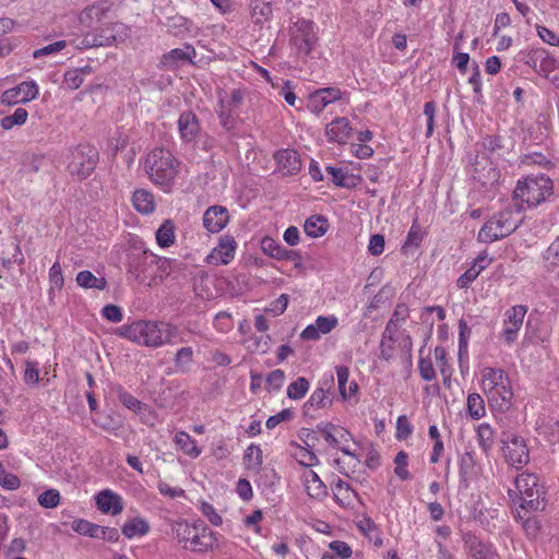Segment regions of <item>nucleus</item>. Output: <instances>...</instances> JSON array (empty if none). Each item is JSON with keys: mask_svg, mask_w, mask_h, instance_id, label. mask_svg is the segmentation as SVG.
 I'll return each mask as SVG.
<instances>
[{"mask_svg": "<svg viewBox=\"0 0 559 559\" xmlns=\"http://www.w3.org/2000/svg\"><path fill=\"white\" fill-rule=\"evenodd\" d=\"M491 263L486 252L480 253L475 258L471 266L457 278L456 286L461 289H466L477 278L481 271H484Z\"/></svg>", "mask_w": 559, "mask_h": 559, "instance_id": "obj_22", "label": "nucleus"}, {"mask_svg": "<svg viewBox=\"0 0 559 559\" xmlns=\"http://www.w3.org/2000/svg\"><path fill=\"white\" fill-rule=\"evenodd\" d=\"M543 47L532 46L528 49L519 52V60L538 72L539 62L543 61Z\"/></svg>", "mask_w": 559, "mask_h": 559, "instance_id": "obj_44", "label": "nucleus"}, {"mask_svg": "<svg viewBox=\"0 0 559 559\" xmlns=\"http://www.w3.org/2000/svg\"><path fill=\"white\" fill-rule=\"evenodd\" d=\"M523 219L516 215L515 207L508 205L504 210L492 215L479 229L478 240L485 243H492L514 233Z\"/></svg>", "mask_w": 559, "mask_h": 559, "instance_id": "obj_7", "label": "nucleus"}, {"mask_svg": "<svg viewBox=\"0 0 559 559\" xmlns=\"http://www.w3.org/2000/svg\"><path fill=\"white\" fill-rule=\"evenodd\" d=\"M108 10L109 3L107 0L98 1L86 7L78 16V20L82 26L81 29L92 31L95 28Z\"/></svg>", "mask_w": 559, "mask_h": 559, "instance_id": "obj_18", "label": "nucleus"}, {"mask_svg": "<svg viewBox=\"0 0 559 559\" xmlns=\"http://www.w3.org/2000/svg\"><path fill=\"white\" fill-rule=\"evenodd\" d=\"M467 413L473 419H480L486 414L484 399L478 393H471L466 401Z\"/></svg>", "mask_w": 559, "mask_h": 559, "instance_id": "obj_42", "label": "nucleus"}, {"mask_svg": "<svg viewBox=\"0 0 559 559\" xmlns=\"http://www.w3.org/2000/svg\"><path fill=\"white\" fill-rule=\"evenodd\" d=\"M243 463L247 469L254 473L260 472L261 466L263 464L262 450L260 445L252 443L246 449L243 455Z\"/></svg>", "mask_w": 559, "mask_h": 559, "instance_id": "obj_37", "label": "nucleus"}, {"mask_svg": "<svg viewBox=\"0 0 559 559\" xmlns=\"http://www.w3.org/2000/svg\"><path fill=\"white\" fill-rule=\"evenodd\" d=\"M115 392H116L119 401L126 408H128L136 414H140L147 408L146 404H144L143 402L138 400L135 396H133L131 393L126 391L121 385H117L115 388Z\"/></svg>", "mask_w": 559, "mask_h": 559, "instance_id": "obj_38", "label": "nucleus"}, {"mask_svg": "<svg viewBox=\"0 0 559 559\" xmlns=\"http://www.w3.org/2000/svg\"><path fill=\"white\" fill-rule=\"evenodd\" d=\"M193 362V349L190 346L179 348L174 357L176 371L179 373H188Z\"/></svg>", "mask_w": 559, "mask_h": 559, "instance_id": "obj_40", "label": "nucleus"}, {"mask_svg": "<svg viewBox=\"0 0 559 559\" xmlns=\"http://www.w3.org/2000/svg\"><path fill=\"white\" fill-rule=\"evenodd\" d=\"M38 503L46 509H53L60 503V492L57 489H47L37 498Z\"/></svg>", "mask_w": 559, "mask_h": 559, "instance_id": "obj_57", "label": "nucleus"}, {"mask_svg": "<svg viewBox=\"0 0 559 559\" xmlns=\"http://www.w3.org/2000/svg\"><path fill=\"white\" fill-rule=\"evenodd\" d=\"M284 380H285V372L283 370L275 369V370L271 371L265 379L266 390L269 392L280 391L284 384Z\"/></svg>", "mask_w": 559, "mask_h": 559, "instance_id": "obj_58", "label": "nucleus"}, {"mask_svg": "<svg viewBox=\"0 0 559 559\" xmlns=\"http://www.w3.org/2000/svg\"><path fill=\"white\" fill-rule=\"evenodd\" d=\"M199 510L210 521L211 524L215 526H221L223 524L222 516L217 513L211 503L205 501L201 502Z\"/></svg>", "mask_w": 559, "mask_h": 559, "instance_id": "obj_63", "label": "nucleus"}, {"mask_svg": "<svg viewBox=\"0 0 559 559\" xmlns=\"http://www.w3.org/2000/svg\"><path fill=\"white\" fill-rule=\"evenodd\" d=\"M428 436L433 441L432 452L430 454L429 462L431 464H437L440 461L441 454L444 451V444L437 425L433 424L429 426Z\"/></svg>", "mask_w": 559, "mask_h": 559, "instance_id": "obj_45", "label": "nucleus"}, {"mask_svg": "<svg viewBox=\"0 0 559 559\" xmlns=\"http://www.w3.org/2000/svg\"><path fill=\"white\" fill-rule=\"evenodd\" d=\"M98 160L99 153L95 146L81 144L71 152L68 170L72 177L84 180L93 174Z\"/></svg>", "mask_w": 559, "mask_h": 559, "instance_id": "obj_8", "label": "nucleus"}, {"mask_svg": "<svg viewBox=\"0 0 559 559\" xmlns=\"http://www.w3.org/2000/svg\"><path fill=\"white\" fill-rule=\"evenodd\" d=\"M304 484L307 495L314 499H323L328 495L326 486L319 475L309 469L304 474Z\"/></svg>", "mask_w": 559, "mask_h": 559, "instance_id": "obj_28", "label": "nucleus"}, {"mask_svg": "<svg viewBox=\"0 0 559 559\" xmlns=\"http://www.w3.org/2000/svg\"><path fill=\"white\" fill-rule=\"evenodd\" d=\"M477 440L480 449L488 453L493 447V429L487 424H480L477 429Z\"/></svg>", "mask_w": 559, "mask_h": 559, "instance_id": "obj_46", "label": "nucleus"}, {"mask_svg": "<svg viewBox=\"0 0 559 559\" xmlns=\"http://www.w3.org/2000/svg\"><path fill=\"white\" fill-rule=\"evenodd\" d=\"M73 36L70 44L76 49H88L93 47L110 46L114 35L109 31V25L95 27L92 31H79V33H71Z\"/></svg>", "mask_w": 559, "mask_h": 559, "instance_id": "obj_12", "label": "nucleus"}, {"mask_svg": "<svg viewBox=\"0 0 559 559\" xmlns=\"http://www.w3.org/2000/svg\"><path fill=\"white\" fill-rule=\"evenodd\" d=\"M38 85L35 81L22 82L15 87L4 91L1 95V103L4 105H15L19 103H27L38 96Z\"/></svg>", "mask_w": 559, "mask_h": 559, "instance_id": "obj_14", "label": "nucleus"}, {"mask_svg": "<svg viewBox=\"0 0 559 559\" xmlns=\"http://www.w3.org/2000/svg\"><path fill=\"white\" fill-rule=\"evenodd\" d=\"M337 324L338 319L333 314L319 316L314 321V325L317 326L321 335L330 333L337 326Z\"/></svg>", "mask_w": 559, "mask_h": 559, "instance_id": "obj_60", "label": "nucleus"}, {"mask_svg": "<svg viewBox=\"0 0 559 559\" xmlns=\"http://www.w3.org/2000/svg\"><path fill=\"white\" fill-rule=\"evenodd\" d=\"M278 166L286 171V174H295L301 168V160L299 154L294 150H283L275 155Z\"/></svg>", "mask_w": 559, "mask_h": 559, "instance_id": "obj_30", "label": "nucleus"}, {"mask_svg": "<svg viewBox=\"0 0 559 559\" xmlns=\"http://www.w3.org/2000/svg\"><path fill=\"white\" fill-rule=\"evenodd\" d=\"M472 330L466 323L465 320L461 319L459 321V356L467 355L468 348V340L471 336Z\"/></svg>", "mask_w": 559, "mask_h": 559, "instance_id": "obj_52", "label": "nucleus"}, {"mask_svg": "<svg viewBox=\"0 0 559 559\" xmlns=\"http://www.w3.org/2000/svg\"><path fill=\"white\" fill-rule=\"evenodd\" d=\"M236 248L237 242L235 239L233 237L225 236L210 254V258L215 264L226 265L234 259Z\"/></svg>", "mask_w": 559, "mask_h": 559, "instance_id": "obj_24", "label": "nucleus"}, {"mask_svg": "<svg viewBox=\"0 0 559 559\" xmlns=\"http://www.w3.org/2000/svg\"><path fill=\"white\" fill-rule=\"evenodd\" d=\"M549 265L559 266V236L550 243L544 254Z\"/></svg>", "mask_w": 559, "mask_h": 559, "instance_id": "obj_64", "label": "nucleus"}, {"mask_svg": "<svg viewBox=\"0 0 559 559\" xmlns=\"http://www.w3.org/2000/svg\"><path fill=\"white\" fill-rule=\"evenodd\" d=\"M156 242L160 248H168L176 241L175 225L173 221L166 219L155 233Z\"/></svg>", "mask_w": 559, "mask_h": 559, "instance_id": "obj_36", "label": "nucleus"}, {"mask_svg": "<svg viewBox=\"0 0 559 559\" xmlns=\"http://www.w3.org/2000/svg\"><path fill=\"white\" fill-rule=\"evenodd\" d=\"M251 17L254 24H262L273 14L272 0H251Z\"/></svg>", "mask_w": 559, "mask_h": 559, "instance_id": "obj_32", "label": "nucleus"}, {"mask_svg": "<svg viewBox=\"0 0 559 559\" xmlns=\"http://www.w3.org/2000/svg\"><path fill=\"white\" fill-rule=\"evenodd\" d=\"M344 94L343 91L335 86L319 88L309 95L307 108L311 112L319 115L328 105L342 99Z\"/></svg>", "mask_w": 559, "mask_h": 559, "instance_id": "obj_15", "label": "nucleus"}, {"mask_svg": "<svg viewBox=\"0 0 559 559\" xmlns=\"http://www.w3.org/2000/svg\"><path fill=\"white\" fill-rule=\"evenodd\" d=\"M353 128L349 120L345 117H337L332 120L325 128L328 141L332 143L343 144L350 138Z\"/></svg>", "mask_w": 559, "mask_h": 559, "instance_id": "obj_21", "label": "nucleus"}, {"mask_svg": "<svg viewBox=\"0 0 559 559\" xmlns=\"http://www.w3.org/2000/svg\"><path fill=\"white\" fill-rule=\"evenodd\" d=\"M72 530L83 536L94 537L95 532L98 530V525L92 523L85 519H76L71 524Z\"/></svg>", "mask_w": 559, "mask_h": 559, "instance_id": "obj_54", "label": "nucleus"}, {"mask_svg": "<svg viewBox=\"0 0 559 559\" xmlns=\"http://www.w3.org/2000/svg\"><path fill=\"white\" fill-rule=\"evenodd\" d=\"M309 390V381L305 377L297 378L287 386V396L290 400L302 399Z\"/></svg>", "mask_w": 559, "mask_h": 559, "instance_id": "obj_49", "label": "nucleus"}, {"mask_svg": "<svg viewBox=\"0 0 559 559\" xmlns=\"http://www.w3.org/2000/svg\"><path fill=\"white\" fill-rule=\"evenodd\" d=\"M76 284L85 289L104 290L107 287L105 277H97L91 271L84 270L76 274Z\"/></svg>", "mask_w": 559, "mask_h": 559, "instance_id": "obj_34", "label": "nucleus"}, {"mask_svg": "<svg viewBox=\"0 0 559 559\" xmlns=\"http://www.w3.org/2000/svg\"><path fill=\"white\" fill-rule=\"evenodd\" d=\"M334 386L333 374H324L319 381V386L312 392L304 405L306 412L310 408H324L332 404V389Z\"/></svg>", "mask_w": 559, "mask_h": 559, "instance_id": "obj_16", "label": "nucleus"}, {"mask_svg": "<svg viewBox=\"0 0 559 559\" xmlns=\"http://www.w3.org/2000/svg\"><path fill=\"white\" fill-rule=\"evenodd\" d=\"M328 229V221L321 215H313L306 219L304 224L305 233L312 238L323 236Z\"/></svg>", "mask_w": 559, "mask_h": 559, "instance_id": "obj_39", "label": "nucleus"}, {"mask_svg": "<svg viewBox=\"0 0 559 559\" xmlns=\"http://www.w3.org/2000/svg\"><path fill=\"white\" fill-rule=\"evenodd\" d=\"M178 132L180 140L185 143H192L201 134V122L192 110H185L179 115Z\"/></svg>", "mask_w": 559, "mask_h": 559, "instance_id": "obj_17", "label": "nucleus"}, {"mask_svg": "<svg viewBox=\"0 0 559 559\" xmlns=\"http://www.w3.org/2000/svg\"><path fill=\"white\" fill-rule=\"evenodd\" d=\"M394 473L401 480H407L411 478V473L407 469L408 454L405 451H400L394 457Z\"/></svg>", "mask_w": 559, "mask_h": 559, "instance_id": "obj_51", "label": "nucleus"}, {"mask_svg": "<svg viewBox=\"0 0 559 559\" xmlns=\"http://www.w3.org/2000/svg\"><path fill=\"white\" fill-rule=\"evenodd\" d=\"M325 171L332 176V181L335 186L342 188L354 186L353 178L348 175L347 170L334 166H326Z\"/></svg>", "mask_w": 559, "mask_h": 559, "instance_id": "obj_48", "label": "nucleus"}, {"mask_svg": "<svg viewBox=\"0 0 559 559\" xmlns=\"http://www.w3.org/2000/svg\"><path fill=\"white\" fill-rule=\"evenodd\" d=\"M475 465H476V460H475L474 453L464 452L459 459L460 476L462 478H465L466 476H468L472 473V471L474 469Z\"/></svg>", "mask_w": 559, "mask_h": 559, "instance_id": "obj_61", "label": "nucleus"}, {"mask_svg": "<svg viewBox=\"0 0 559 559\" xmlns=\"http://www.w3.org/2000/svg\"><path fill=\"white\" fill-rule=\"evenodd\" d=\"M433 357L441 374H448L449 371H453L445 348L437 346L433 349Z\"/></svg>", "mask_w": 559, "mask_h": 559, "instance_id": "obj_53", "label": "nucleus"}, {"mask_svg": "<svg viewBox=\"0 0 559 559\" xmlns=\"http://www.w3.org/2000/svg\"><path fill=\"white\" fill-rule=\"evenodd\" d=\"M336 376H337V384L338 391L343 400H347L354 396L358 391V384L355 381H352L348 385V390L346 389V382H348L349 370L346 366H337L336 367Z\"/></svg>", "mask_w": 559, "mask_h": 559, "instance_id": "obj_33", "label": "nucleus"}, {"mask_svg": "<svg viewBox=\"0 0 559 559\" xmlns=\"http://www.w3.org/2000/svg\"><path fill=\"white\" fill-rule=\"evenodd\" d=\"M317 430L321 433L325 442L334 448L338 449L342 453L347 456L357 459V455L352 452L347 447L340 445L338 437H336V425L332 423H321L317 426Z\"/></svg>", "mask_w": 559, "mask_h": 559, "instance_id": "obj_27", "label": "nucleus"}, {"mask_svg": "<svg viewBox=\"0 0 559 559\" xmlns=\"http://www.w3.org/2000/svg\"><path fill=\"white\" fill-rule=\"evenodd\" d=\"M174 441L177 447L191 459H197L202 453V450L197 444V441L183 430L176 432Z\"/></svg>", "mask_w": 559, "mask_h": 559, "instance_id": "obj_31", "label": "nucleus"}, {"mask_svg": "<svg viewBox=\"0 0 559 559\" xmlns=\"http://www.w3.org/2000/svg\"><path fill=\"white\" fill-rule=\"evenodd\" d=\"M414 426L411 424L406 415H401L396 419L395 438L397 440H406L413 433Z\"/></svg>", "mask_w": 559, "mask_h": 559, "instance_id": "obj_59", "label": "nucleus"}, {"mask_svg": "<svg viewBox=\"0 0 559 559\" xmlns=\"http://www.w3.org/2000/svg\"><path fill=\"white\" fill-rule=\"evenodd\" d=\"M481 389L493 412L506 413L511 408L513 390L503 369L485 367L481 371Z\"/></svg>", "mask_w": 559, "mask_h": 559, "instance_id": "obj_2", "label": "nucleus"}, {"mask_svg": "<svg viewBox=\"0 0 559 559\" xmlns=\"http://www.w3.org/2000/svg\"><path fill=\"white\" fill-rule=\"evenodd\" d=\"M467 547L473 559H499L493 546L477 537L471 538L467 542Z\"/></svg>", "mask_w": 559, "mask_h": 559, "instance_id": "obj_29", "label": "nucleus"}, {"mask_svg": "<svg viewBox=\"0 0 559 559\" xmlns=\"http://www.w3.org/2000/svg\"><path fill=\"white\" fill-rule=\"evenodd\" d=\"M502 451L506 461L515 468H522L530 462V451L526 441L513 431L501 435Z\"/></svg>", "mask_w": 559, "mask_h": 559, "instance_id": "obj_9", "label": "nucleus"}, {"mask_svg": "<svg viewBox=\"0 0 559 559\" xmlns=\"http://www.w3.org/2000/svg\"><path fill=\"white\" fill-rule=\"evenodd\" d=\"M67 46L66 40H58L55 43H51L49 45H46L41 48L35 49L32 53L34 59H39L41 57L46 56H52L59 53L61 50H63Z\"/></svg>", "mask_w": 559, "mask_h": 559, "instance_id": "obj_56", "label": "nucleus"}, {"mask_svg": "<svg viewBox=\"0 0 559 559\" xmlns=\"http://www.w3.org/2000/svg\"><path fill=\"white\" fill-rule=\"evenodd\" d=\"M197 52L193 46L185 45L182 48H175L162 57V63L168 69H175L186 62H192Z\"/></svg>", "mask_w": 559, "mask_h": 559, "instance_id": "obj_23", "label": "nucleus"}, {"mask_svg": "<svg viewBox=\"0 0 559 559\" xmlns=\"http://www.w3.org/2000/svg\"><path fill=\"white\" fill-rule=\"evenodd\" d=\"M28 117V112L23 107H17L13 114L4 116L0 120V127L3 130H11L14 127L23 126Z\"/></svg>", "mask_w": 559, "mask_h": 559, "instance_id": "obj_43", "label": "nucleus"}, {"mask_svg": "<svg viewBox=\"0 0 559 559\" xmlns=\"http://www.w3.org/2000/svg\"><path fill=\"white\" fill-rule=\"evenodd\" d=\"M117 335L140 346L158 348L177 343L178 328L166 321L136 320L118 328Z\"/></svg>", "mask_w": 559, "mask_h": 559, "instance_id": "obj_1", "label": "nucleus"}, {"mask_svg": "<svg viewBox=\"0 0 559 559\" xmlns=\"http://www.w3.org/2000/svg\"><path fill=\"white\" fill-rule=\"evenodd\" d=\"M317 43L313 32V22L309 20H299L294 24L290 46L294 53L305 60L312 51Z\"/></svg>", "mask_w": 559, "mask_h": 559, "instance_id": "obj_11", "label": "nucleus"}, {"mask_svg": "<svg viewBox=\"0 0 559 559\" xmlns=\"http://www.w3.org/2000/svg\"><path fill=\"white\" fill-rule=\"evenodd\" d=\"M95 500L97 509L104 514L117 515L123 510L122 497L111 489L99 491Z\"/></svg>", "mask_w": 559, "mask_h": 559, "instance_id": "obj_20", "label": "nucleus"}, {"mask_svg": "<svg viewBox=\"0 0 559 559\" xmlns=\"http://www.w3.org/2000/svg\"><path fill=\"white\" fill-rule=\"evenodd\" d=\"M542 58L543 61L539 62L538 73L543 74L545 78H549V75L557 70L558 61L545 48H543Z\"/></svg>", "mask_w": 559, "mask_h": 559, "instance_id": "obj_55", "label": "nucleus"}, {"mask_svg": "<svg viewBox=\"0 0 559 559\" xmlns=\"http://www.w3.org/2000/svg\"><path fill=\"white\" fill-rule=\"evenodd\" d=\"M527 312L526 306L516 305L508 309L504 313L503 328L499 337L507 344L512 345L522 328L524 317Z\"/></svg>", "mask_w": 559, "mask_h": 559, "instance_id": "obj_13", "label": "nucleus"}, {"mask_svg": "<svg viewBox=\"0 0 559 559\" xmlns=\"http://www.w3.org/2000/svg\"><path fill=\"white\" fill-rule=\"evenodd\" d=\"M179 162L166 148L151 151L145 159V171L151 181L164 192H170L178 174Z\"/></svg>", "mask_w": 559, "mask_h": 559, "instance_id": "obj_3", "label": "nucleus"}, {"mask_svg": "<svg viewBox=\"0 0 559 559\" xmlns=\"http://www.w3.org/2000/svg\"><path fill=\"white\" fill-rule=\"evenodd\" d=\"M552 193V181L546 175L527 176L519 180L513 191L516 215L524 210L535 207Z\"/></svg>", "mask_w": 559, "mask_h": 559, "instance_id": "obj_4", "label": "nucleus"}, {"mask_svg": "<svg viewBox=\"0 0 559 559\" xmlns=\"http://www.w3.org/2000/svg\"><path fill=\"white\" fill-rule=\"evenodd\" d=\"M418 371L425 381H432L436 379V370L429 357H420L418 360Z\"/></svg>", "mask_w": 559, "mask_h": 559, "instance_id": "obj_62", "label": "nucleus"}, {"mask_svg": "<svg viewBox=\"0 0 559 559\" xmlns=\"http://www.w3.org/2000/svg\"><path fill=\"white\" fill-rule=\"evenodd\" d=\"M531 512L532 511H524L521 508H518L516 519L521 521L526 533L534 536L539 530V524L535 518L531 516Z\"/></svg>", "mask_w": 559, "mask_h": 559, "instance_id": "obj_50", "label": "nucleus"}, {"mask_svg": "<svg viewBox=\"0 0 559 559\" xmlns=\"http://www.w3.org/2000/svg\"><path fill=\"white\" fill-rule=\"evenodd\" d=\"M219 104L221 110L217 111L219 124L226 132H231L237 124L236 115L230 108H225L224 99L221 98Z\"/></svg>", "mask_w": 559, "mask_h": 559, "instance_id": "obj_47", "label": "nucleus"}, {"mask_svg": "<svg viewBox=\"0 0 559 559\" xmlns=\"http://www.w3.org/2000/svg\"><path fill=\"white\" fill-rule=\"evenodd\" d=\"M171 532L185 549L194 552H205L216 543L214 532L206 526L190 524L185 520L176 521Z\"/></svg>", "mask_w": 559, "mask_h": 559, "instance_id": "obj_6", "label": "nucleus"}, {"mask_svg": "<svg viewBox=\"0 0 559 559\" xmlns=\"http://www.w3.org/2000/svg\"><path fill=\"white\" fill-rule=\"evenodd\" d=\"M132 204L139 213L144 215L152 214L156 209L155 197L146 189H138L133 192Z\"/></svg>", "mask_w": 559, "mask_h": 559, "instance_id": "obj_26", "label": "nucleus"}, {"mask_svg": "<svg viewBox=\"0 0 559 559\" xmlns=\"http://www.w3.org/2000/svg\"><path fill=\"white\" fill-rule=\"evenodd\" d=\"M92 72L93 69L90 66L68 70L64 73V83L70 90H78Z\"/></svg>", "mask_w": 559, "mask_h": 559, "instance_id": "obj_35", "label": "nucleus"}, {"mask_svg": "<svg viewBox=\"0 0 559 559\" xmlns=\"http://www.w3.org/2000/svg\"><path fill=\"white\" fill-rule=\"evenodd\" d=\"M229 222V212L222 205H212L203 214V226L212 233H219Z\"/></svg>", "mask_w": 559, "mask_h": 559, "instance_id": "obj_19", "label": "nucleus"}, {"mask_svg": "<svg viewBox=\"0 0 559 559\" xmlns=\"http://www.w3.org/2000/svg\"><path fill=\"white\" fill-rule=\"evenodd\" d=\"M150 525L148 523L140 518H134L131 521L123 524L121 527L122 534L127 538H133L134 536H144L148 533Z\"/></svg>", "mask_w": 559, "mask_h": 559, "instance_id": "obj_41", "label": "nucleus"}, {"mask_svg": "<svg viewBox=\"0 0 559 559\" xmlns=\"http://www.w3.org/2000/svg\"><path fill=\"white\" fill-rule=\"evenodd\" d=\"M515 490L509 489L510 497L515 496L519 508L524 511H539L546 507L545 490L538 477L533 473H522L514 479Z\"/></svg>", "mask_w": 559, "mask_h": 559, "instance_id": "obj_5", "label": "nucleus"}, {"mask_svg": "<svg viewBox=\"0 0 559 559\" xmlns=\"http://www.w3.org/2000/svg\"><path fill=\"white\" fill-rule=\"evenodd\" d=\"M170 259L159 257L151 250L140 247L139 252H133L129 260V272L139 281L144 282L148 277H155L154 263H169Z\"/></svg>", "mask_w": 559, "mask_h": 559, "instance_id": "obj_10", "label": "nucleus"}, {"mask_svg": "<svg viewBox=\"0 0 559 559\" xmlns=\"http://www.w3.org/2000/svg\"><path fill=\"white\" fill-rule=\"evenodd\" d=\"M332 491L334 495L335 501L342 508H352L354 504V500L358 499V493L350 487L349 484L345 483L341 478L333 481Z\"/></svg>", "mask_w": 559, "mask_h": 559, "instance_id": "obj_25", "label": "nucleus"}]
</instances>
